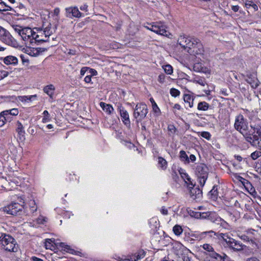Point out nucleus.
<instances>
[{"label":"nucleus","mask_w":261,"mask_h":261,"mask_svg":"<svg viewBox=\"0 0 261 261\" xmlns=\"http://www.w3.org/2000/svg\"><path fill=\"white\" fill-rule=\"evenodd\" d=\"M250 157L252 160H256L259 158L261 157V150H256L255 151L253 152L250 154Z\"/></svg>","instance_id":"nucleus-33"},{"label":"nucleus","mask_w":261,"mask_h":261,"mask_svg":"<svg viewBox=\"0 0 261 261\" xmlns=\"http://www.w3.org/2000/svg\"><path fill=\"white\" fill-rule=\"evenodd\" d=\"M163 68L164 69L165 72L167 74H171L173 73V68L169 64L163 66Z\"/></svg>","instance_id":"nucleus-38"},{"label":"nucleus","mask_w":261,"mask_h":261,"mask_svg":"<svg viewBox=\"0 0 261 261\" xmlns=\"http://www.w3.org/2000/svg\"><path fill=\"white\" fill-rule=\"evenodd\" d=\"M54 34H49V35H47L46 34H31L33 36V39H34V42H51L50 40V37Z\"/></svg>","instance_id":"nucleus-11"},{"label":"nucleus","mask_w":261,"mask_h":261,"mask_svg":"<svg viewBox=\"0 0 261 261\" xmlns=\"http://www.w3.org/2000/svg\"><path fill=\"white\" fill-rule=\"evenodd\" d=\"M179 158L181 161L185 163H189V159L184 150H181L179 152Z\"/></svg>","instance_id":"nucleus-29"},{"label":"nucleus","mask_w":261,"mask_h":261,"mask_svg":"<svg viewBox=\"0 0 261 261\" xmlns=\"http://www.w3.org/2000/svg\"><path fill=\"white\" fill-rule=\"evenodd\" d=\"M247 82L251 85V87L253 88H256L258 86L257 82L252 80V79L247 80Z\"/></svg>","instance_id":"nucleus-48"},{"label":"nucleus","mask_w":261,"mask_h":261,"mask_svg":"<svg viewBox=\"0 0 261 261\" xmlns=\"http://www.w3.org/2000/svg\"><path fill=\"white\" fill-rule=\"evenodd\" d=\"M80 9L83 11L87 12L88 11V5L86 4H84L80 7Z\"/></svg>","instance_id":"nucleus-61"},{"label":"nucleus","mask_w":261,"mask_h":261,"mask_svg":"<svg viewBox=\"0 0 261 261\" xmlns=\"http://www.w3.org/2000/svg\"><path fill=\"white\" fill-rule=\"evenodd\" d=\"M237 236L244 242H251V243H254L252 237H250L246 233L242 234H238Z\"/></svg>","instance_id":"nucleus-27"},{"label":"nucleus","mask_w":261,"mask_h":261,"mask_svg":"<svg viewBox=\"0 0 261 261\" xmlns=\"http://www.w3.org/2000/svg\"><path fill=\"white\" fill-rule=\"evenodd\" d=\"M23 208V205L17 202H12L11 204L3 207V210L7 214L16 216L20 215Z\"/></svg>","instance_id":"nucleus-6"},{"label":"nucleus","mask_w":261,"mask_h":261,"mask_svg":"<svg viewBox=\"0 0 261 261\" xmlns=\"http://www.w3.org/2000/svg\"><path fill=\"white\" fill-rule=\"evenodd\" d=\"M18 113L19 111L17 109H12L3 111L2 115L3 116H7L9 119L10 115L17 116L18 114Z\"/></svg>","instance_id":"nucleus-20"},{"label":"nucleus","mask_w":261,"mask_h":261,"mask_svg":"<svg viewBox=\"0 0 261 261\" xmlns=\"http://www.w3.org/2000/svg\"><path fill=\"white\" fill-rule=\"evenodd\" d=\"M217 190V186H214L213 189L210 191L209 195L212 199L215 200L217 199L218 194Z\"/></svg>","instance_id":"nucleus-26"},{"label":"nucleus","mask_w":261,"mask_h":261,"mask_svg":"<svg viewBox=\"0 0 261 261\" xmlns=\"http://www.w3.org/2000/svg\"><path fill=\"white\" fill-rule=\"evenodd\" d=\"M168 130L172 134H174L176 129L173 125H169L168 126Z\"/></svg>","instance_id":"nucleus-54"},{"label":"nucleus","mask_w":261,"mask_h":261,"mask_svg":"<svg viewBox=\"0 0 261 261\" xmlns=\"http://www.w3.org/2000/svg\"><path fill=\"white\" fill-rule=\"evenodd\" d=\"M89 71V72L90 73V75H91V76L93 75H96L97 74V72L96 70L94 69L90 68L88 69Z\"/></svg>","instance_id":"nucleus-59"},{"label":"nucleus","mask_w":261,"mask_h":261,"mask_svg":"<svg viewBox=\"0 0 261 261\" xmlns=\"http://www.w3.org/2000/svg\"><path fill=\"white\" fill-rule=\"evenodd\" d=\"M3 248L6 251L16 252L18 250V245L15 240L9 234H4L0 237Z\"/></svg>","instance_id":"nucleus-3"},{"label":"nucleus","mask_w":261,"mask_h":261,"mask_svg":"<svg viewBox=\"0 0 261 261\" xmlns=\"http://www.w3.org/2000/svg\"><path fill=\"white\" fill-rule=\"evenodd\" d=\"M234 126L235 129L241 134L249 129L248 122L242 114L236 116Z\"/></svg>","instance_id":"nucleus-7"},{"label":"nucleus","mask_w":261,"mask_h":261,"mask_svg":"<svg viewBox=\"0 0 261 261\" xmlns=\"http://www.w3.org/2000/svg\"><path fill=\"white\" fill-rule=\"evenodd\" d=\"M250 127L251 129H252L254 131L253 132H251V133H253V134L255 133H256L258 136H261V127L260 126L258 125H250Z\"/></svg>","instance_id":"nucleus-35"},{"label":"nucleus","mask_w":261,"mask_h":261,"mask_svg":"<svg viewBox=\"0 0 261 261\" xmlns=\"http://www.w3.org/2000/svg\"><path fill=\"white\" fill-rule=\"evenodd\" d=\"M17 36L18 37L22 38L25 41L29 40L30 43L34 42V39H33L31 34L30 35H27V34H18Z\"/></svg>","instance_id":"nucleus-24"},{"label":"nucleus","mask_w":261,"mask_h":261,"mask_svg":"<svg viewBox=\"0 0 261 261\" xmlns=\"http://www.w3.org/2000/svg\"><path fill=\"white\" fill-rule=\"evenodd\" d=\"M221 235V239L226 244V247L234 252H240L246 247L245 245L231 238L227 233H222Z\"/></svg>","instance_id":"nucleus-2"},{"label":"nucleus","mask_w":261,"mask_h":261,"mask_svg":"<svg viewBox=\"0 0 261 261\" xmlns=\"http://www.w3.org/2000/svg\"><path fill=\"white\" fill-rule=\"evenodd\" d=\"M91 75H88L85 77L84 81L88 84H92L93 83L91 82Z\"/></svg>","instance_id":"nucleus-56"},{"label":"nucleus","mask_w":261,"mask_h":261,"mask_svg":"<svg viewBox=\"0 0 261 261\" xmlns=\"http://www.w3.org/2000/svg\"><path fill=\"white\" fill-rule=\"evenodd\" d=\"M148 113V108L144 103H137L134 109L133 116L136 119V123L141 122L146 116Z\"/></svg>","instance_id":"nucleus-5"},{"label":"nucleus","mask_w":261,"mask_h":261,"mask_svg":"<svg viewBox=\"0 0 261 261\" xmlns=\"http://www.w3.org/2000/svg\"><path fill=\"white\" fill-rule=\"evenodd\" d=\"M210 105L205 101H201L198 103L197 109L199 111H205L210 108Z\"/></svg>","instance_id":"nucleus-25"},{"label":"nucleus","mask_w":261,"mask_h":261,"mask_svg":"<svg viewBox=\"0 0 261 261\" xmlns=\"http://www.w3.org/2000/svg\"><path fill=\"white\" fill-rule=\"evenodd\" d=\"M12 8L8 5H7L4 2H2L0 3V12L11 11Z\"/></svg>","instance_id":"nucleus-37"},{"label":"nucleus","mask_w":261,"mask_h":261,"mask_svg":"<svg viewBox=\"0 0 261 261\" xmlns=\"http://www.w3.org/2000/svg\"><path fill=\"white\" fill-rule=\"evenodd\" d=\"M149 100L152 104L153 111L155 113H160V110L159 108L158 107L157 104L155 102L154 100L153 99V98L152 97H151L150 98Z\"/></svg>","instance_id":"nucleus-31"},{"label":"nucleus","mask_w":261,"mask_h":261,"mask_svg":"<svg viewBox=\"0 0 261 261\" xmlns=\"http://www.w3.org/2000/svg\"><path fill=\"white\" fill-rule=\"evenodd\" d=\"M89 69V67H83L81 68L80 71V74L81 76H84L86 72Z\"/></svg>","instance_id":"nucleus-55"},{"label":"nucleus","mask_w":261,"mask_h":261,"mask_svg":"<svg viewBox=\"0 0 261 261\" xmlns=\"http://www.w3.org/2000/svg\"><path fill=\"white\" fill-rule=\"evenodd\" d=\"M194 82L203 86H205L206 84V82L205 79L201 77H197L195 78Z\"/></svg>","instance_id":"nucleus-36"},{"label":"nucleus","mask_w":261,"mask_h":261,"mask_svg":"<svg viewBox=\"0 0 261 261\" xmlns=\"http://www.w3.org/2000/svg\"><path fill=\"white\" fill-rule=\"evenodd\" d=\"M255 232V230L253 229H249L246 231V233L250 237H252V236L254 235Z\"/></svg>","instance_id":"nucleus-57"},{"label":"nucleus","mask_w":261,"mask_h":261,"mask_svg":"<svg viewBox=\"0 0 261 261\" xmlns=\"http://www.w3.org/2000/svg\"><path fill=\"white\" fill-rule=\"evenodd\" d=\"M189 179V180H186L187 182L186 183L187 184V186L189 187V188L191 189V187H194V184H193V181L190 177Z\"/></svg>","instance_id":"nucleus-60"},{"label":"nucleus","mask_w":261,"mask_h":261,"mask_svg":"<svg viewBox=\"0 0 261 261\" xmlns=\"http://www.w3.org/2000/svg\"><path fill=\"white\" fill-rule=\"evenodd\" d=\"M161 212L164 215H167L168 214V210L164 206L162 207Z\"/></svg>","instance_id":"nucleus-62"},{"label":"nucleus","mask_w":261,"mask_h":261,"mask_svg":"<svg viewBox=\"0 0 261 261\" xmlns=\"http://www.w3.org/2000/svg\"><path fill=\"white\" fill-rule=\"evenodd\" d=\"M117 110L119 112L122 121L125 125L129 127L130 121L128 112L125 109L121 104H118L117 106Z\"/></svg>","instance_id":"nucleus-10"},{"label":"nucleus","mask_w":261,"mask_h":261,"mask_svg":"<svg viewBox=\"0 0 261 261\" xmlns=\"http://www.w3.org/2000/svg\"><path fill=\"white\" fill-rule=\"evenodd\" d=\"M170 94L173 97H176L180 94V92L176 89L171 88L170 91Z\"/></svg>","instance_id":"nucleus-46"},{"label":"nucleus","mask_w":261,"mask_h":261,"mask_svg":"<svg viewBox=\"0 0 261 261\" xmlns=\"http://www.w3.org/2000/svg\"><path fill=\"white\" fill-rule=\"evenodd\" d=\"M138 260H140V259L138 258L137 254L135 253L130 255L128 258L124 259V261H137Z\"/></svg>","instance_id":"nucleus-41"},{"label":"nucleus","mask_w":261,"mask_h":261,"mask_svg":"<svg viewBox=\"0 0 261 261\" xmlns=\"http://www.w3.org/2000/svg\"><path fill=\"white\" fill-rule=\"evenodd\" d=\"M202 248L204 250L212 253L214 251L213 247L208 244H204L202 245Z\"/></svg>","instance_id":"nucleus-42"},{"label":"nucleus","mask_w":261,"mask_h":261,"mask_svg":"<svg viewBox=\"0 0 261 261\" xmlns=\"http://www.w3.org/2000/svg\"><path fill=\"white\" fill-rule=\"evenodd\" d=\"M208 220L217 224L220 221V217L216 213L210 212Z\"/></svg>","instance_id":"nucleus-23"},{"label":"nucleus","mask_w":261,"mask_h":261,"mask_svg":"<svg viewBox=\"0 0 261 261\" xmlns=\"http://www.w3.org/2000/svg\"><path fill=\"white\" fill-rule=\"evenodd\" d=\"M46 218L42 217V216H41L40 217L38 218L37 220V221L38 222V223H39V224H43L44 222H46Z\"/></svg>","instance_id":"nucleus-58"},{"label":"nucleus","mask_w":261,"mask_h":261,"mask_svg":"<svg viewBox=\"0 0 261 261\" xmlns=\"http://www.w3.org/2000/svg\"><path fill=\"white\" fill-rule=\"evenodd\" d=\"M99 105L102 110L107 114L111 115L114 113V109L111 105L107 104L103 102H100Z\"/></svg>","instance_id":"nucleus-16"},{"label":"nucleus","mask_w":261,"mask_h":261,"mask_svg":"<svg viewBox=\"0 0 261 261\" xmlns=\"http://www.w3.org/2000/svg\"><path fill=\"white\" fill-rule=\"evenodd\" d=\"M43 114L44 115V117L42 119V122L43 123H46L47 122H49L50 120L49 118V114L47 110L44 111Z\"/></svg>","instance_id":"nucleus-40"},{"label":"nucleus","mask_w":261,"mask_h":261,"mask_svg":"<svg viewBox=\"0 0 261 261\" xmlns=\"http://www.w3.org/2000/svg\"><path fill=\"white\" fill-rule=\"evenodd\" d=\"M222 233H217L213 230H210L202 232L199 235L200 238H205L207 237L208 238H212L214 237L215 236L217 237L218 238H221V234Z\"/></svg>","instance_id":"nucleus-15"},{"label":"nucleus","mask_w":261,"mask_h":261,"mask_svg":"<svg viewBox=\"0 0 261 261\" xmlns=\"http://www.w3.org/2000/svg\"><path fill=\"white\" fill-rule=\"evenodd\" d=\"M193 70L198 72H202L204 73H210V70L205 67L201 62H196L193 66Z\"/></svg>","instance_id":"nucleus-13"},{"label":"nucleus","mask_w":261,"mask_h":261,"mask_svg":"<svg viewBox=\"0 0 261 261\" xmlns=\"http://www.w3.org/2000/svg\"><path fill=\"white\" fill-rule=\"evenodd\" d=\"M210 214V212H204V213H196V217L199 218L201 219H207L208 218V214Z\"/></svg>","instance_id":"nucleus-39"},{"label":"nucleus","mask_w":261,"mask_h":261,"mask_svg":"<svg viewBox=\"0 0 261 261\" xmlns=\"http://www.w3.org/2000/svg\"><path fill=\"white\" fill-rule=\"evenodd\" d=\"M217 224L220 225L221 226H222L225 229H227L228 228V226H229L228 224L221 218H220V221H219V223H217Z\"/></svg>","instance_id":"nucleus-49"},{"label":"nucleus","mask_w":261,"mask_h":261,"mask_svg":"<svg viewBox=\"0 0 261 261\" xmlns=\"http://www.w3.org/2000/svg\"><path fill=\"white\" fill-rule=\"evenodd\" d=\"M18 60L17 58L12 56H9L6 57H5L4 59V62L5 64L7 65L9 64H16L17 63Z\"/></svg>","instance_id":"nucleus-22"},{"label":"nucleus","mask_w":261,"mask_h":261,"mask_svg":"<svg viewBox=\"0 0 261 261\" xmlns=\"http://www.w3.org/2000/svg\"><path fill=\"white\" fill-rule=\"evenodd\" d=\"M200 136L202 137L207 139V140H210L211 135L210 133L208 132H202L200 133Z\"/></svg>","instance_id":"nucleus-47"},{"label":"nucleus","mask_w":261,"mask_h":261,"mask_svg":"<svg viewBox=\"0 0 261 261\" xmlns=\"http://www.w3.org/2000/svg\"><path fill=\"white\" fill-rule=\"evenodd\" d=\"M55 88L53 85H47L43 88V91L47 94L50 98H53Z\"/></svg>","instance_id":"nucleus-19"},{"label":"nucleus","mask_w":261,"mask_h":261,"mask_svg":"<svg viewBox=\"0 0 261 261\" xmlns=\"http://www.w3.org/2000/svg\"><path fill=\"white\" fill-rule=\"evenodd\" d=\"M9 120L7 116L2 115V112L0 113V127L3 126L6 121Z\"/></svg>","instance_id":"nucleus-43"},{"label":"nucleus","mask_w":261,"mask_h":261,"mask_svg":"<svg viewBox=\"0 0 261 261\" xmlns=\"http://www.w3.org/2000/svg\"><path fill=\"white\" fill-rule=\"evenodd\" d=\"M66 12L67 16L70 18L72 17L79 18L82 16L77 7L67 8L66 9Z\"/></svg>","instance_id":"nucleus-12"},{"label":"nucleus","mask_w":261,"mask_h":261,"mask_svg":"<svg viewBox=\"0 0 261 261\" xmlns=\"http://www.w3.org/2000/svg\"><path fill=\"white\" fill-rule=\"evenodd\" d=\"M165 75L164 74H161L158 76V81L159 83L163 84L165 82Z\"/></svg>","instance_id":"nucleus-53"},{"label":"nucleus","mask_w":261,"mask_h":261,"mask_svg":"<svg viewBox=\"0 0 261 261\" xmlns=\"http://www.w3.org/2000/svg\"><path fill=\"white\" fill-rule=\"evenodd\" d=\"M178 44L184 48H189L188 52L190 54L203 55L204 48L199 40L191 38L185 34L180 35L178 38Z\"/></svg>","instance_id":"nucleus-1"},{"label":"nucleus","mask_w":261,"mask_h":261,"mask_svg":"<svg viewBox=\"0 0 261 261\" xmlns=\"http://www.w3.org/2000/svg\"><path fill=\"white\" fill-rule=\"evenodd\" d=\"M9 74V72L5 70H0V80L7 77Z\"/></svg>","instance_id":"nucleus-51"},{"label":"nucleus","mask_w":261,"mask_h":261,"mask_svg":"<svg viewBox=\"0 0 261 261\" xmlns=\"http://www.w3.org/2000/svg\"><path fill=\"white\" fill-rule=\"evenodd\" d=\"M242 134L247 142H249L252 146H254V141L252 140V137L253 133H251L250 130L248 129L245 131V132L242 133Z\"/></svg>","instance_id":"nucleus-21"},{"label":"nucleus","mask_w":261,"mask_h":261,"mask_svg":"<svg viewBox=\"0 0 261 261\" xmlns=\"http://www.w3.org/2000/svg\"><path fill=\"white\" fill-rule=\"evenodd\" d=\"M195 174L198 182L201 187H203L208 177V168L204 164H199L195 169Z\"/></svg>","instance_id":"nucleus-4"},{"label":"nucleus","mask_w":261,"mask_h":261,"mask_svg":"<svg viewBox=\"0 0 261 261\" xmlns=\"http://www.w3.org/2000/svg\"><path fill=\"white\" fill-rule=\"evenodd\" d=\"M173 231L175 235L178 236L182 233L183 230L180 225H175L173 228Z\"/></svg>","instance_id":"nucleus-34"},{"label":"nucleus","mask_w":261,"mask_h":261,"mask_svg":"<svg viewBox=\"0 0 261 261\" xmlns=\"http://www.w3.org/2000/svg\"><path fill=\"white\" fill-rule=\"evenodd\" d=\"M136 253L137 254L138 258L140 259L144 257L145 255V252L143 250H140Z\"/></svg>","instance_id":"nucleus-50"},{"label":"nucleus","mask_w":261,"mask_h":261,"mask_svg":"<svg viewBox=\"0 0 261 261\" xmlns=\"http://www.w3.org/2000/svg\"><path fill=\"white\" fill-rule=\"evenodd\" d=\"M16 131L18 133V137L20 139H22L24 138V134L25 133V132L24 130V128L20 122L19 121H17L16 123Z\"/></svg>","instance_id":"nucleus-18"},{"label":"nucleus","mask_w":261,"mask_h":261,"mask_svg":"<svg viewBox=\"0 0 261 261\" xmlns=\"http://www.w3.org/2000/svg\"><path fill=\"white\" fill-rule=\"evenodd\" d=\"M158 164L163 170H165L167 168V162L162 157L160 156L158 158Z\"/></svg>","instance_id":"nucleus-30"},{"label":"nucleus","mask_w":261,"mask_h":261,"mask_svg":"<svg viewBox=\"0 0 261 261\" xmlns=\"http://www.w3.org/2000/svg\"><path fill=\"white\" fill-rule=\"evenodd\" d=\"M190 195L193 199H199L202 197V192L199 188L193 187L190 189Z\"/></svg>","instance_id":"nucleus-14"},{"label":"nucleus","mask_w":261,"mask_h":261,"mask_svg":"<svg viewBox=\"0 0 261 261\" xmlns=\"http://www.w3.org/2000/svg\"><path fill=\"white\" fill-rule=\"evenodd\" d=\"M60 13V9L59 8H56L54 9V15L56 16V17H58L59 14Z\"/></svg>","instance_id":"nucleus-63"},{"label":"nucleus","mask_w":261,"mask_h":261,"mask_svg":"<svg viewBox=\"0 0 261 261\" xmlns=\"http://www.w3.org/2000/svg\"><path fill=\"white\" fill-rule=\"evenodd\" d=\"M209 256L214 259H218V258L220 259L221 258V255L219 254V253L216 252L215 251L213 252L212 253H210L209 254Z\"/></svg>","instance_id":"nucleus-45"},{"label":"nucleus","mask_w":261,"mask_h":261,"mask_svg":"<svg viewBox=\"0 0 261 261\" xmlns=\"http://www.w3.org/2000/svg\"><path fill=\"white\" fill-rule=\"evenodd\" d=\"M179 174L181 177V178L184 180L185 182H187V180H189L190 176L186 172L185 170L182 169H180L179 170Z\"/></svg>","instance_id":"nucleus-32"},{"label":"nucleus","mask_w":261,"mask_h":261,"mask_svg":"<svg viewBox=\"0 0 261 261\" xmlns=\"http://www.w3.org/2000/svg\"><path fill=\"white\" fill-rule=\"evenodd\" d=\"M37 97L36 95H28V96H18V99L21 102H27V101H31L32 99L34 98H36Z\"/></svg>","instance_id":"nucleus-28"},{"label":"nucleus","mask_w":261,"mask_h":261,"mask_svg":"<svg viewBox=\"0 0 261 261\" xmlns=\"http://www.w3.org/2000/svg\"><path fill=\"white\" fill-rule=\"evenodd\" d=\"M184 100L185 102V107L186 108H192L193 106L194 98L190 94H185L184 96Z\"/></svg>","instance_id":"nucleus-17"},{"label":"nucleus","mask_w":261,"mask_h":261,"mask_svg":"<svg viewBox=\"0 0 261 261\" xmlns=\"http://www.w3.org/2000/svg\"><path fill=\"white\" fill-rule=\"evenodd\" d=\"M253 4V2L250 1H246L245 2V6L247 8H249L252 6V4Z\"/></svg>","instance_id":"nucleus-64"},{"label":"nucleus","mask_w":261,"mask_h":261,"mask_svg":"<svg viewBox=\"0 0 261 261\" xmlns=\"http://www.w3.org/2000/svg\"><path fill=\"white\" fill-rule=\"evenodd\" d=\"M234 158L238 161V162L239 163H240L242 161H243V162L246 161V160H247L246 158L243 159V158L240 155H234Z\"/></svg>","instance_id":"nucleus-52"},{"label":"nucleus","mask_w":261,"mask_h":261,"mask_svg":"<svg viewBox=\"0 0 261 261\" xmlns=\"http://www.w3.org/2000/svg\"><path fill=\"white\" fill-rule=\"evenodd\" d=\"M143 28L155 33H166L168 31L166 27L161 22L154 23L153 24H149L148 26H143Z\"/></svg>","instance_id":"nucleus-8"},{"label":"nucleus","mask_w":261,"mask_h":261,"mask_svg":"<svg viewBox=\"0 0 261 261\" xmlns=\"http://www.w3.org/2000/svg\"><path fill=\"white\" fill-rule=\"evenodd\" d=\"M0 40L4 43L14 47H16L19 45L17 39L12 36L11 34H0Z\"/></svg>","instance_id":"nucleus-9"},{"label":"nucleus","mask_w":261,"mask_h":261,"mask_svg":"<svg viewBox=\"0 0 261 261\" xmlns=\"http://www.w3.org/2000/svg\"><path fill=\"white\" fill-rule=\"evenodd\" d=\"M53 241L52 240V239H48L45 240V246L46 249H51V247L53 246Z\"/></svg>","instance_id":"nucleus-44"}]
</instances>
